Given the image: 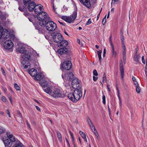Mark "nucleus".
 <instances>
[{"instance_id":"obj_28","label":"nucleus","mask_w":147,"mask_h":147,"mask_svg":"<svg viewBox=\"0 0 147 147\" xmlns=\"http://www.w3.org/2000/svg\"><path fill=\"white\" fill-rule=\"evenodd\" d=\"M136 92L138 93L139 94L140 93L141 89L140 87L139 86L138 84H137L136 86Z\"/></svg>"},{"instance_id":"obj_35","label":"nucleus","mask_w":147,"mask_h":147,"mask_svg":"<svg viewBox=\"0 0 147 147\" xmlns=\"http://www.w3.org/2000/svg\"><path fill=\"white\" fill-rule=\"evenodd\" d=\"M18 9H19L21 11L24 12L25 10L24 7H19Z\"/></svg>"},{"instance_id":"obj_15","label":"nucleus","mask_w":147,"mask_h":147,"mask_svg":"<svg viewBox=\"0 0 147 147\" xmlns=\"http://www.w3.org/2000/svg\"><path fill=\"white\" fill-rule=\"evenodd\" d=\"M43 6L40 4H38L36 5H35L34 8V11L35 13L37 14L39 13L40 12H41L42 10V8Z\"/></svg>"},{"instance_id":"obj_19","label":"nucleus","mask_w":147,"mask_h":147,"mask_svg":"<svg viewBox=\"0 0 147 147\" xmlns=\"http://www.w3.org/2000/svg\"><path fill=\"white\" fill-rule=\"evenodd\" d=\"M17 51L21 53H24L26 51L25 47L22 46L16 49Z\"/></svg>"},{"instance_id":"obj_62","label":"nucleus","mask_w":147,"mask_h":147,"mask_svg":"<svg viewBox=\"0 0 147 147\" xmlns=\"http://www.w3.org/2000/svg\"><path fill=\"white\" fill-rule=\"evenodd\" d=\"M35 107L37 110H38L39 111H40V109L38 106H36Z\"/></svg>"},{"instance_id":"obj_34","label":"nucleus","mask_w":147,"mask_h":147,"mask_svg":"<svg viewBox=\"0 0 147 147\" xmlns=\"http://www.w3.org/2000/svg\"><path fill=\"white\" fill-rule=\"evenodd\" d=\"M111 38H112V35H111L110 36V37L109 38V42L110 43L111 46L114 45H113V43L112 39H111Z\"/></svg>"},{"instance_id":"obj_24","label":"nucleus","mask_w":147,"mask_h":147,"mask_svg":"<svg viewBox=\"0 0 147 147\" xmlns=\"http://www.w3.org/2000/svg\"><path fill=\"white\" fill-rule=\"evenodd\" d=\"M68 79L69 80H72L74 78V75L71 72L69 73L68 75V76L67 77Z\"/></svg>"},{"instance_id":"obj_16","label":"nucleus","mask_w":147,"mask_h":147,"mask_svg":"<svg viewBox=\"0 0 147 147\" xmlns=\"http://www.w3.org/2000/svg\"><path fill=\"white\" fill-rule=\"evenodd\" d=\"M28 5V10L31 11L34 10L36 4L33 1H30Z\"/></svg>"},{"instance_id":"obj_63","label":"nucleus","mask_w":147,"mask_h":147,"mask_svg":"<svg viewBox=\"0 0 147 147\" xmlns=\"http://www.w3.org/2000/svg\"><path fill=\"white\" fill-rule=\"evenodd\" d=\"M132 79V80L134 82H136V79L135 77H134V76H133Z\"/></svg>"},{"instance_id":"obj_5","label":"nucleus","mask_w":147,"mask_h":147,"mask_svg":"<svg viewBox=\"0 0 147 147\" xmlns=\"http://www.w3.org/2000/svg\"><path fill=\"white\" fill-rule=\"evenodd\" d=\"M38 20L42 23H46L48 20H51L50 17L48 16L47 13L44 11H42L37 15Z\"/></svg>"},{"instance_id":"obj_31","label":"nucleus","mask_w":147,"mask_h":147,"mask_svg":"<svg viewBox=\"0 0 147 147\" xmlns=\"http://www.w3.org/2000/svg\"><path fill=\"white\" fill-rule=\"evenodd\" d=\"M31 0H23V3L25 5H27L30 2Z\"/></svg>"},{"instance_id":"obj_13","label":"nucleus","mask_w":147,"mask_h":147,"mask_svg":"<svg viewBox=\"0 0 147 147\" xmlns=\"http://www.w3.org/2000/svg\"><path fill=\"white\" fill-rule=\"evenodd\" d=\"M72 66L71 61L66 60L62 64L63 69L65 70H68L71 69Z\"/></svg>"},{"instance_id":"obj_42","label":"nucleus","mask_w":147,"mask_h":147,"mask_svg":"<svg viewBox=\"0 0 147 147\" xmlns=\"http://www.w3.org/2000/svg\"><path fill=\"white\" fill-rule=\"evenodd\" d=\"M93 75L95 76H97L98 75V73L96 71V70L95 69L93 71Z\"/></svg>"},{"instance_id":"obj_29","label":"nucleus","mask_w":147,"mask_h":147,"mask_svg":"<svg viewBox=\"0 0 147 147\" xmlns=\"http://www.w3.org/2000/svg\"><path fill=\"white\" fill-rule=\"evenodd\" d=\"M23 146V145L21 143L19 142L15 144L13 146V147H22Z\"/></svg>"},{"instance_id":"obj_41","label":"nucleus","mask_w":147,"mask_h":147,"mask_svg":"<svg viewBox=\"0 0 147 147\" xmlns=\"http://www.w3.org/2000/svg\"><path fill=\"white\" fill-rule=\"evenodd\" d=\"M106 15L105 17L103 18L102 20V23L103 25H104L106 22Z\"/></svg>"},{"instance_id":"obj_50","label":"nucleus","mask_w":147,"mask_h":147,"mask_svg":"<svg viewBox=\"0 0 147 147\" xmlns=\"http://www.w3.org/2000/svg\"><path fill=\"white\" fill-rule=\"evenodd\" d=\"M98 78L97 77H95L94 76H93V80L94 81H96L98 79Z\"/></svg>"},{"instance_id":"obj_49","label":"nucleus","mask_w":147,"mask_h":147,"mask_svg":"<svg viewBox=\"0 0 147 147\" xmlns=\"http://www.w3.org/2000/svg\"><path fill=\"white\" fill-rule=\"evenodd\" d=\"M142 62L144 63V64H145V61L144 60V57L143 56L142 58Z\"/></svg>"},{"instance_id":"obj_36","label":"nucleus","mask_w":147,"mask_h":147,"mask_svg":"<svg viewBox=\"0 0 147 147\" xmlns=\"http://www.w3.org/2000/svg\"><path fill=\"white\" fill-rule=\"evenodd\" d=\"M103 82H106V75L105 73H104L103 76Z\"/></svg>"},{"instance_id":"obj_45","label":"nucleus","mask_w":147,"mask_h":147,"mask_svg":"<svg viewBox=\"0 0 147 147\" xmlns=\"http://www.w3.org/2000/svg\"><path fill=\"white\" fill-rule=\"evenodd\" d=\"M122 47L123 50V51H126V47H125V43H124V44L122 43Z\"/></svg>"},{"instance_id":"obj_61","label":"nucleus","mask_w":147,"mask_h":147,"mask_svg":"<svg viewBox=\"0 0 147 147\" xmlns=\"http://www.w3.org/2000/svg\"><path fill=\"white\" fill-rule=\"evenodd\" d=\"M90 128H91V129L92 131H93V129H94L93 130H95L96 129L94 126H92V127H91Z\"/></svg>"},{"instance_id":"obj_57","label":"nucleus","mask_w":147,"mask_h":147,"mask_svg":"<svg viewBox=\"0 0 147 147\" xmlns=\"http://www.w3.org/2000/svg\"><path fill=\"white\" fill-rule=\"evenodd\" d=\"M126 51H123V53L122 56H126Z\"/></svg>"},{"instance_id":"obj_23","label":"nucleus","mask_w":147,"mask_h":147,"mask_svg":"<svg viewBox=\"0 0 147 147\" xmlns=\"http://www.w3.org/2000/svg\"><path fill=\"white\" fill-rule=\"evenodd\" d=\"M52 90L50 87H47L44 89V91L47 94H49L50 95V94H52Z\"/></svg>"},{"instance_id":"obj_20","label":"nucleus","mask_w":147,"mask_h":147,"mask_svg":"<svg viewBox=\"0 0 147 147\" xmlns=\"http://www.w3.org/2000/svg\"><path fill=\"white\" fill-rule=\"evenodd\" d=\"M140 57V56L139 55H135L133 59L134 61L136 62L135 64H137L139 62V59Z\"/></svg>"},{"instance_id":"obj_56","label":"nucleus","mask_w":147,"mask_h":147,"mask_svg":"<svg viewBox=\"0 0 147 147\" xmlns=\"http://www.w3.org/2000/svg\"><path fill=\"white\" fill-rule=\"evenodd\" d=\"M8 98H9V100L10 101L11 103V104H12V100L11 97V96H8Z\"/></svg>"},{"instance_id":"obj_54","label":"nucleus","mask_w":147,"mask_h":147,"mask_svg":"<svg viewBox=\"0 0 147 147\" xmlns=\"http://www.w3.org/2000/svg\"><path fill=\"white\" fill-rule=\"evenodd\" d=\"M102 8L101 9V10L99 13L98 15L97 16V20H98V19L99 18V16H100V14L101 12V11H102Z\"/></svg>"},{"instance_id":"obj_33","label":"nucleus","mask_w":147,"mask_h":147,"mask_svg":"<svg viewBox=\"0 0 147 147\" xmlns=\"http://www.w3.org/2000/svg\"><path fill=\"white\" fill-rule=\"evenodd\" d=\"M14 86L15 89L17 90H20V87L16 83H15L14 84Z\"/></svg>"},{"instance_id":"obj_9","label":"nucleus","mask_w":147,"mask_h":147,"mask_svg":"<svg viewBox=\"0 0 147 147\" xmlns=\"http://www.w3.org/2000/svg\"><path fill=\"white\" fill-rule=\"evenodd\" d=\"M50 95L55 98H63L65 96V95L62 93L61 91L59 89L56 88L54 89L52 94H50Z\"/></svg>"},{"instance_id":"obj_39","label":"nucleus","mask_w":147,"mask_h":147,"mask_svg":"<svg viewBox=\"0 0 147 147\" xmlns=\"http://www.w3.org/2000/svg\"><path fill=\"white\" fill-rule=\"evenodd\" d=\"M42 84V85L41 86L43 88H46L47 87L48 85V84L47 82H46L45 83H44V84Z\"/></svg>"},{"instance_id":"obj_22","label":"nucleus","mask_w":147,"mask_h":147,"mask_svg":"<svg viewBox=\"0 0 147 147\" xmlns=\"http://www.w3.org/2000/svg\"><path fill=\"white\" fill-rule=\"evenodd\" d=\"M57 137L59 141L61 142H62V138L61 134L58 131H57Z\"/></svg>"},{"instance_id":"obj_58","label":"nucleus","mask_w":147,"mask_h":147,"mask_svg":"<svg viewBox=\"0 0 147 147\" xmlns=\"http://www.w3.org/2000/svg\"><path fill=\"white\" fill-rule=\"evenodd\" d=\"M119 105L120 106H122V102L120 98H119Z\"/></svg>"},{"instance_id":"obj_64","label":"nucleus","mask_w":147,"mask_h":147,"mask_svg":"<svg viewBox=\"0 0 147 147\" xmlns=\"http://www.w3.org/2000/svg\"><path fill=\"white\" fill-rule=\"evenodd\" d=\"M107 87L108 89V90L109 92H110L111 91L110 90V88L109 87V85L108 84H107Z\"/></svg>"},{"instance_id":"obj_4","label":"nucleus","mask_w":147,"mask_h":147,"mask_svg":"<svg viewBox=\"0 0 147 147\" xmlns=\"http://www.w3.org/2000/svg\"><path fill=\"white\" fill-rule=\"evenodd\" d=\"M10 133V132H7V138L4 137L3 138V141L5 146L7 147H10L12 143L16 141L15 137Z\"/></svg>"},{"instance_id":"obj_10","label":"nucleus","mask_w":147,"mask_h":147,"mask_svg":"<svg viewBox=\"0 0 147 147\" xmlns=\"http://www.w3.org/2000/svg\"><path fill=\"white\" fill-rule=\"evenodd\" d=\"M45 25L44 23L40 22L38 23L35 27L38 30L39 33L43 34L45 32Z\"/></svg>"},{"instance_id":"obj_47","label":"nucleus","mask_w":147,"mask_h":147,"mask_svg":"<svg viewBox=\"0 0 147 147\" xmlns=\"http://www.w3.org/2000/svg\"><path fill=\"white\" fill-rule=\"evenodd\" d=\"M91 23V19L90 18L88 20V21L86 23L87 25H89Z\"/></svg>"},{"instance_id":"obj_3","label":"nucleus","mask_w":147,"mask_h":147,"mask_svg":"<svg viewBox=\"0 0 147 147\" xmlns=\"http://www.w3.org/2000/svg\"><path fill=\"white\" fill-rule=\"evenodd\" d=\"M24 53V55L21 59V63L24 68L28 69L30 67V64L28 61L31 59L30 54L26 51Z\"/></svg>"},{"instance_id":"obj_55","label":"nucleus","mask_w":147,"mask_h":147,"mask_svg":"<svg viewBox=\"0 0 147 147\" xmlns=\"http://www.w3.org/2000/svg\"><path fill=\"white\" fill-rule=\"evenodd\" d=\"M1 71L4 75H5V72L3 68V67L1 68Z\"/></svg>"},{"instance_id":"obj_60","label":"nucleus","mask_w":147,"mask_h":147,"mask_svg":"<svg viewBox=\"0 0 147 147\" xmlns=\"http://www.w3.org/2000/svg\"><path fill=\"white\" fill-rule=\"evenodd\" d=\"M117 91V95H118V98H120V92H119V90H118Z\"/></svg>"},{"instance_id":"obj_38","label":"nucleus","mask_w":147,"mask_h":147,"mask_svg":"<svg viewBox=\"0 0 147 147\" xmlns=\"http://www.w3.org/2000/svg\"><path fill=\"white\" fill-rule=\"evenodd\" d=\"M24 15L28 18H29L30 16V14L27 12H24Z\"/></svg>"},{"instance_id":"obj_17","label":"nucleus","mask_w":147,"mask_h":147,"mask_svg":"<svg viewBox=\"0 0 147 147\" xmlns=\"http://www.w3.org/2000/svg\"><path fill=\"white\" fill-rule=\"evenodd\" d=\"M84 5L88 8L91 7V4L89 0H79Z\"/></svg>"},{"instance_id":"obj_1","label":"nucleus","mask_w":147,"mask_h":147,"mask_svg":"<svg viewBox=\"0 0 147 147\" xmlns=\"http://www.w3.org/2000/svg\"><path fill=\"white\" fill-rule=\"evenodd\" d=\"M63 37L61 34L57 33L55 34L53 36L54 41L58 43V46L61 48L59 49L57 52L60 55L64 54H68L69 51L66 48L68 45V42L67 40H63Z\"/></svg>"},{"instance_id":"obj_43","label":"nucleus","mask_w":147,"mask_h":147,"mask_svg":"<svg viewBox=\"0 0 147 147\" xmlns=\"http://www.w3.org/2000/svg\"><path fill=\"white\" fill-rule=\"evenodd\" d=\"M87 119L88 122V123H89V125L91 124L92 123V121H91V120H90V118H89V117H88Z\"/></svg>"},{"instance_id":"obj_18","label":"nucleus","mask_w":147,"mask_h":147,"mask_svg":"<svg viewBox=\"0 0 147 147\" xmlns=\"http://www.w3.org/2000/svg\"><path fill=\"white\" fill-rule=\"evenodd\" d=\"M28 72L30 75L33 77L35 76L37 73L36 70L33 68L30 70Z\"/></svg>"},{"instance_id":"obj_26","label":"nucleus","mask_w":147,"mask_h":147,"mask_svg":"<svg viewBox=\"0 0 147 147\" xmlns=\"http://www.w3.org/2000/svg\"><path fill=\"white\" fill-rule=\"evenodd\" d=\"M112 48V56L113 57H115L116 55V52L115 51L114 47V45L111 46Z\"/></svg>"},{"instance_id":"obj_30","label":"nucleus","mask_w":147,"mask_h":147,"mask_svg":"<svg viewBox=\"0 0 147 147\" xmlns=\"http://www.w3.org/2000/svg\"><path fill=\"white\" fill-rule=\"evenodd\" d=\"M6 131L5 129L3 127H0V134H2Z\"/></svg>"},{"instance_id":"obj_53","label":"nucleus","mask_w":147,"mask_h":147,"mask_svg":"<svg viewBox=\"0 0 147 147\" xmlns=\"http://www.w3.org/2000/svg\"><path fill=\"white\" fill-rule=\"evenodd\" d=\"M7 113L9 117H11V115L10 114V112L9 111L8 109L7 110Z\"/></svg>"},{"instance_id":"obj_44","label":"nucleus","mask_w":147,"mask_h":147,"mask_svg":"<svg viewBox=\"0 0 147 147\" xmlns=\"http://www.w3.org/2000/svg\"><path fill=\"white\" fill-rule=\"evenodd\" d=\"M1 100L4 102H6L7 101V99L4 96H3L1 98Z\"/></svg>"},{"instance_id":"obj_21","label":"nucleus","mask_w":147,"mask_h":147,"mask_svg":"<svg viewBox=\"0 0 147 147\" xmlns=\"http://www.w3.org/2000/svg\"><path fill=\"white\" fill-rule=\"evenodd\" d=\"M36 78L37 80H40L42 79L43 77V75L41 73H38L36 75Z\"/></svg>"},{"instance_id":"obj_12","label":"nucleus","mask_w":147,"mask_h":147,"mask_svg":"<svg viewBox=\"0 0 147 147\" xmlns=\"http://www.w3.org/2000/svg\"><path fill=\"white\" fill-rule=\"evenodd\" d=\"M9 34L8 33L7 30H5V31H4L2 26H0V38H3V39L7 37H8Z\"/></svg>"},{"instance_id":"obj_25","label":"nucleus","mask_w":147,"mask_h":147,"mask_svg":"<svg viewBox=\"0 0 147 147\" xmlns=\"http://www.w3.org/2000/svg\"><path fill=\"white\" fill-rule=\"evenodd\" d=\"M120 38L122 43L124 44V43H125L124 39V38L123 33L121 31H120Z\"/></svg>"},{"instance_id":"obj_59","label":"nucleus","mask_w":147,"mask_h":147,"mask_svg":"<svg viewBox=\"0 0 147 147\" xmlns=\"http://www.w3.org/2000/svg\"><path fill=\"white\" fill-rule=\"evenodd\" d=\"M69 133L70 134L71 137H74V136L73 134L72 133L71 131L70 130H69Z\"/></svg>"},{"instance_id":"obj_52","label":"nucleus","mask_w":147,"mask_h":147,"mask_svg":"<svg viewBox=\"0 0 147 147\" xmlns=\"http://www.w3.org/2000/svg\"><path fill=\"white\" fill-rule=\"evenodd\" d=\"M135 55L137 54L138 52V47H137L135 49Z\"/></svg>"},{"instance_id":"obj_2","label":"nucleus","mask_w":147,"mask_h":147,"mask_svg":"<svg viewBox=\"0 0 147 147\" xmlns=\"http://www.w3.org/2000/svg\"><path fill=\"white\" fill-rule=\"evenodd\" d=\"M74 93H70L67 95V97L73 102L78 101L82 96L81 88H75Z\"/></svg>"},{"instance_id":"obj_14","label":"nucleus","mask_w":147,"mask_h":147,"mask_svg":"<svg viewBox=\"0 0 147 147\" xmlns=\"http://www.w3.org/2000/svg\"><path fill=\"white\" fill-rule=\"evenodd\" d=\"M119 70L121 79L123 80L124 77V69L123 62L121 59L119 61Z\"/></svg>"},{"instance_id":"obj_6","label":"nucleus","mask_w":147,"mask_h":147,"mask_svg":"<svg viewBox=\"0 0 147 147\" xmlns=\"http://www.w3.org/2000/svg\"><path fill=\"white\" fill-rule=\"evenodd\" d=\"M44 23L46 28L49 31H54L57 28L56 24L53 21L48 20L46 23Z\"/></svg>"},{"instance_id":"obj_48","label":"nucleus","mask_w":147,"mask_h":147,"mask_svg":"<svg viewBox=\"0 0 147 147\" xmlns=\"http://www.w3.org/2000/svg\"><path fill=\"white\" fill-rule=\"evenodd\" d=\"M93 132L95 136H97L98 135V134L96 130V129L95 130H93Z\"/></svg>"},{"instance_id":"obj_8","label":"nucleus","mask_w":147,"mask_h":147,"mask_svg":"<svg viewBox=\"0 0 147 147\" xmlns=\"http://www.w3.org/2000/svg\"><path fill=\"white\" fill-rule=\"evenodd\" d=\"M77 12L76 11H75L70 16H62L61 18L65 21L69 23H71L72 22L75 20L77 17Z\"/></svg>"},{"instance_id":"obj_11","label":"nucleus","mask_w":147,"mask_h":147,"mask_svg":"<svg viewBox=\"0 0 147 147\" xmlns=\"http://www.w3.org/2000/svg\"><path fill=\"white\" fill-rule=\"evenodd\" d=\"M71 85L74 89L77 88H81V85L80 83V81L77 78H74L72 80Z\"/></svg>"},{"instance_id":"obj_7","label":"nucleus","mask_w":147,"mask_h":147,"mask_svg":"<svg viewBox=\"0 0 147 147\" xmlns=\"http://www.w3.org/2000/svg\"><path fill=\"white\" fill-rule=\"evenodd\" d=\"M2 38V40L4 42L3 46L4 48L6 49H11L13 45L12 42L10 40H9V38L7 37L5 39Z\"/></svg>"},{"instance_id":"obj_40","label":"nucleus","mask_w":147,"mask_h":147,"mask_svg":"<svg viewBox=\"0 0 147 147\" xmlns=\"http://www.w3.org/2000/svg\"><path fill=\"white\" fill-rule=\"evenodd\" d=\"M46 82H47L44 80H42L41 81L39 82V83L40 85L41 86L42 85V84H44V83H45Z\"/></svg>"},{"instance_id":"obj_37","label":"nucleus","mask_w":147,"mask_h":147,"mask_svg":"<svg viewBox=\"0 0 147 147\" xmlns=\"http://www.w3.org/2000/svg\"><path fill=\"white\" fill-rule=\"evenodd\" d=\"M102 99V102L104 105H105L106 103L105 96V95H103Z\"/></svg>"},{"instance_id":"obj_51","label":"nucleus","mask_w":147,"mask_h":147,"mask_svg":"<svg viewBox=\"0 0 147 147\" xmlns=\"http://www.w3.org/2000/svg\"><path fill=\"white\" fill-rule=\"evenodd\" d=\"M65 140H66V142H67V145H68V146H69L70 147V144H69V141H68V139L67 138H65Z\"/></svg>"},{"instance_id":"obj_32","label":"nucleus","mask_w":147,"mask_h":147,"mask_svg":"<svg viewBox=\"0 0 147 147\" xmlns=\"http://www.w3.org/2000/svg\"><path fill=\"white\" fill-rule=\"evenodd\" d=\"M79 133L83 139L86 138V136L85 133L82 131H80Z\"/></svg>"},{"instance_id":"obj_46","label":"nucleus","mask_w":147,"mask_h":147,"mask_svg":"<svg viewBox=\"0 0 147 147\" xmlns=\"http://www.w3.org/2000/svg\"><path fill=\"white\" fill-rule=\"evenodd\" d=\"M123 61L124 64L126 63V56H123Z\"/></svg>"},{"instance_id":"obj_27","label":"nucleus","mask_w":147,"mask_h":147,"mask_svg":"<svg viewBox=\"0 0 147 147\" xmlns=\"http://www.w3.org/2000/svg\"><path fill=\"white\" fill-rule=\"evenodd\" d=\"M102 51L101 50H99V51H97V54L98 55L99 61L100 62V63L101 62V54L102 53Z\"/></svg>"}]
</instances>
